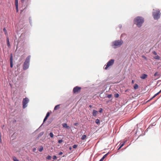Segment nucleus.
Returning <instances> with one entry per match:
<instances>
[{
  "label": "nucleus",
  "instance_id": "obj_29",
  "mask_svg": "<svg viewBox=\"0 0 161 161\" xmlns=\"http://www.w3.org/2000/svg\"><path fill=\"white\" fill-rule=\"evenodd\" d=\"M154 126V125H150L148 128L145 130V132H147L149 129H150L152 126Z\"/></svg>",
  "mask_w": 161,
  "mask_h": 161
},
{
  "label": "nucleus",
  "instance_id": "obj_15",
  "mask_svg": "<svg viewBox=\"0 0 161 161\" xmlns=\"http://www.w3.org/2000/svg\"><path fill=\"white\" fill-rule=\"evenodd\" d=\"M148 76V75L147 74H143L142 75L140 76V78L142 79H145Z\"/></svg>",
  "mask_w": 161,
  "mask_h": 161
},
{
  "label": "nucleus",
  "instance_id": "obj_59",
  "mask_svg": "<svg viewBox=\"0 0 161 161\" xmlns=\"http://www.w3.org/2000/svg\"><path fill=\"white\" fill-rule=\"evenodd\" d=\"M155 125H155H153V124H151V125H154V126Z\"/></svg>",
  "mask_w": 161,
  "mask_h": 161
},
{
  "label": "nucleus",
  "instance_id": "obj_19",
  "mask_svg": "<svg viewBox=\"0 0 161 161\" xmlns=\"http://www.w3.org/2000/svg\"><path fill=\"white\" fill-rule=\"evenodd\" d=\"M109 153H108L105 154L100 159L99 161H103L104 158L108 155L109 154Z\"/></svg>",
  "mask_w": 161,
  "mask_h": 161
},
{
  "label": "nucleus",
  "instance_id": "obj_14",
  "mask_svg": "<svg viewBox=\"0 0 161 161\" xmlns=\"http://www.w3.org/2000/svg\"><path fill=\"white\" fill-rule=\"evenodd\" d=\"M10 61H11V68L13 67V57L12 54L11 53L10 55Z\"/></svg>",
  "mask_w": 161,
  "mask_h": 161
},
{
  "label": "nucleus",
  "instance_id": "obj_45",
  "mask_svg": "<svg viewBox=\"0 0 161 161\" xmlns=\"http://www.w3.org/2000/svg\"><path fill=\"white\" fill-rule=\"evenodd\" d=\"M3 31L4 32L5 34H6L7 32H6V29L5 28H4L3 29Z\"/></svg>",
  "mask_w": 161,
  "mask_h": 161
},
{
  "label": "nucleus",
  "instance_id": "obj_12",
  "mask_svg": "<svg viewBox=\"0 0 161 161\" xmlns=\"http://www.w3.org/2000/svg\"><path fill=\"white\" fill-rule=\"evenodd\" d=\"M44 134V132L42 131L36 137V140H38L39 139V138L41 137Z\"/></svg>",
  "mask_w": 161,
  "mask_h": 161
},
{
  "label": "nucleus",
  "instance_id": "obj_16",
  "mask_svg": "<svg viewBox=\"0 0 161 161\" xmlns=\"http://www.w3.org/2000/svg\"><path fill=\"white\" fill-rule=\"evenodd\" d=\"M107 95V94L104 93L103 94V93L102 92L100 94L99 96L101 98H104L106 97Z\"/></svg>",
  "mask_w": 161,
  "mask_h": 161
},
{
  "label": "nucleus",
  "instance_id": "obj_39",
  "mask_svg": "<svg viewBox=\"0 0 161 161\" xmlns=\"http://www.w3.org/2000/svg\"><path fill=\"white\" fill-rule=\"evenodd\" d=\"M159 94V93L158 92L156 94H155L154 96H153V98H155L156 96Z\"/></svg>",
  "mask_w": 161,
  "mask_h": 161
},
{
  "label": "nucleus",
  "instance_id": "obj_36",
  "mask_svg": "<svg viewBox=\"0 0 161 161\" xmlns=\"http://www.w3.org/2000/svg\"><path fill=\"white\" fill-rule=\"evenodd\" d=\"M7 44L8 46L9 45V38L8 37H7Z\"/></svg>",
  "mask_w": 161,
  "mask_h": 161
},
{
  "label": "nucleus",
  "instance_id": "obj_62",
  "mask_svg": "<svg viewBox=\"0 0 161 161\" xmlns=\"http://www.w3.org/2000/svg\"><path fill=\"white\" fill-rule=\"evenodd\" d=\"M16 120H15V121H14V122H16Z\"/></svg>",
  "mask_w": 161,
  "mask_h": 161
},
{
  "label": "nucleus",
  "instance_id": "obj_42",
  "mask_svg": "<svg viewBox=\"0 0 161 161\" xmlns=\"http://www.w3.org/2000/svg\"><path fill=\"white\" fill-rule=\"evenodd\" d=\"M142 57L143 58H144L146 60H147V58L144 55H142Z\"/></svg>",
  "mask_w": 161,
  "mask_h": 161
},
{
  "label": "nucleus",
  "instance_id": "obj_13",
  "mask_svg": "<svg viewBox=\"0 0 161 161\" xmlns=\"http://www.w3.org/2000/svg\"><path fill=\"white\" fill-rule=\"evenodd\" d=\"M15 6L17 12H18V0H15Z\"/></svg>",
  "mask_w": 161,
  "mask_h": 161
},
{
  "label": "nucleus",
  "instance_id": "obj_32",
  "mask_svg": "<svg viewBox=\"0 0 161 161\" xmlns=\"http://www.w3.org/2000/svg\"><path fill=\"white\" fill-rule=\"evenodd\" d=\"M112 96V94H109L107 95L106 97H107L108 98H111Z\"/></svg>",
  "mask_w": 161,
  "mask_h": 161
},
{
  "label": "nucleus",
  "instance_id": "obj_40",
  "mask_svg": "<svg viewBox=\"0 0 161 161\" xmlns=\"http://www.w3.org/2000/svg\"><path fill=\"white\" fill-rule=\"evenodd\" d=\"M53 158L54 160H56L57 158V157L56 155H53Z\"/></svg>",
  "mask_w": 161,
  "mask_h": 161
},
{
  "label": "nucleus",
  "instance_id": "obj_43",
  "mask_svg": "<svg viewBox=\"0 0 161 161\" xmlns=\"http://www.w3.org/2000/svg\"><path fill=\"white\" fill-rule=\"evenodd\" d=\"M63 153L62 152H60L58 154V155H61L63 154Z\"/></svg>",
  "mask_w": 161,
  "mask_h": 161
},
{
  "label": "nucleus",
  "instance_id": "obj_5",
  "mask_svg": "<svg viewBox=\"0 0 161 161\" xmlns=\"http://www.w3.org/2000/svg\"><path fill=\"white\" fill-rule=\"evenodd\" d=\"M160 11L159 9H157L155 10V12H153V15L155 20L159 19L160 18Z\"/></svg>",
  "mask_w": 161,
  "mask_h": 161
},
{
  "label": "nucleus",
  "instance_id": "obj_23",
  "mask_svg": "<svg viewBox=\"0 0 161 161\" xmlns=\"http://www.w3.org/2000/svg\"><path fill=\"white\" fill-rule=\"evenodd\" d=\"M139 87L138 85L137 84H135L133 86V88L135 90L137 89Z\"/></svg>",
  "mask_w": 161,
  "mask_h": 161
},
{
  "label": "nucleus",
  "instance_id": "obj_50",
  "mask_svg": "<svg viewBox=\"0 0 161 161\" xmlns=\"http://www.w3.org/2000/svg\"><path fill=\"white\" fill-rule=\"evenodd\" d=\"M36 150V148H33V151L34 152H35Z\"/></svg>",
  "mask_w": 161,
  "mask_h": 161
},
{
  "label": "nucleus",
  "instance_id": "obj_38",
  "mask_svg": "<svg viewBox=\"0 0 161 161\" xmlns=\"http://www.w3.org/2000/svg\"><path fill=\"white\" fill-rule=\"evenodd\" d=\"M63 142V140L62 139L59 140L58 141V142L59 144Z\"/></svg>",
  "mask_w": 161,
  "mask_h": 161
},
{
  "label": "nucleus",
  "instance_id": "obj_8",
  "mask_svg": "<svg viewBox=\"0 0 161 161\" xmlns=\"http://www.w3.org/2000/svg\"><path fill=\"white\" fill-rule=\"evenodd\" d=\"M114 60L113 59H110L107 63L106 65V67L104 68L105 70H107L108 68L110 66H112L114 63Z\"/></svg>",
  "mask_w": 161,
  "mask_h": 161
},
{
  "label": "nucleus",
  "instance_id": "obj_55",
  "mask_svg": "<svg viewBox=\"0 0 161 161\" xmlns=\"http://www.w3.org/2000/svg\"><path fill=\"white\" fill-rule=\"evenodd\" d=\"M158 92L159 94L161 92V89Z\"/></svg>",
  "mask_w": 161,
  "mask_h": 161
},
{
  "label": "nucleus",
  "instance_id": "obj_10",
  "mask_svg": "<svg viewBox=\"0 0 161 161\" xmlns=\"http://www.w3.org/2000/svg\"><path fill=\"white\" fill-rule=\"evenodd\" d=\"M23 25H22V26H20V27L19 28L17 27V35H19L20 34V33H19V32L20 31L22 30L23 29ZM19 36V35L18 36Z\"/></svg>",
  "mask_w": 161,
  "mask_h": 161
},
{
  "label": "nucleus",
  "instance_id": "obj_20",
  "mask_svg": "<svg viewBox=\"0 0 161 161\" xmlns=\"http://www.w3.org/2000/svg\"><path fill=\"white\" fill-rule=\"evenodd\" d=\"M125 142H123L122 143H120L119 146L118 147V150H119L121 148V147L123 146L124 145Z\"/></svg>",
  "mask_w": 161,
  "mask_h": 161
},
{
  "label": "nucleus",
  "instance_id": "obj_7",
  "mask_svg": "<svg viewBox=\"0 0 161 161\" xmlns=\"http://www.w3.org/2000/svg\"><path fill=\"white\" fill-rule=\"evenodd\" d=\"M29 100L28 98L25 97L23 99L22 101V108L25 109L27 106V103H29Z\"/></svg>",
  "mask_w": 161,
  "mask_h": 161
},
{
  "label": "nucleus",
  "instance_id": "obj_63",
  "mask_svg": "<svg viewBox=\"0 0 161 161\" xmlns=\"http://www.w3.org/2000/svg\"><path fill=\"white\" fill-rule=\"evenodd\" d=\"M16 120H15V121H14V122H16Z\"/></svg>",
  "mask_w": 161,
  "mask_h": 161
},
{
  "label": "nucleus",
  "instance_id": "obj_52",
  "mask_svg": "<svg viewBox=\"0 0 161 161\" xmlns=\"http://www.w3.org/2000/svg\"><path fill=\"white\" fill-rule=\"evenodd\" d=\"M25 0H21V3H23L24 2Z\"/></svg>",
  "mask_w": 161,
  "mask_h": 161
},
{
  "label": "nucleus",
  "instance_id": "obj_48",
  "mask_svg": "<svg viewBox=\"0 0 161 161\" xmlns=\"http://www.w3.org/2000/svg\"><path fill=\"white\" fill-rule=\"evenodd\" d=\"M29 22H30V21L31 22V21H32L31 17H29Z\"/></svg>",
  "mask_w": 161,
  "mask_h": 161
},
{
  "label": "nucleus",
  "instance_id": "obj_30",
  "mask_svg": "<svg viewBox=\"0 0 161 161\" xmlns=\"http://www.w3.org/2000/svg\"><path fill=\"white\" fill-rule=\"evenodd\" d=\"M80 124L79 123L77 122L74 124V125L76 127H78L79 125Z\"/></svg>",
  "mask_w": 161,
  "mask_h": 161
},
{
  "label": "nucleus",
  "instance_id": "obj_35",
  "mask_svg": "<svg viewBox=\"0 0 161 161\" xmlns=\"http://www.w3.org/2000/svg\"><path fill=\"white\" fill-rule=\"evenodd\" d=\"M103 109L102 108H100L99 110V112L100 113H101L103 111Z\"/></svg>",
  "mask_w": 161,
  "mask_h": 161
},
{
  "label": "nucleus",
  "instance_id": "obj_44",
  "mask_svg": "<svg viewBox=\"0 0 161 161\" xmlns=\"http://www.w3.org/2000/svg\"><path fill=\"white\" fill-rule=\"evenodd\" d=\"M154 98H153V97L151 98L149 100H148L147 102L146 103H147L150 101L152 99H153Z\"/></svg>",
  "mask_w": 161,
  "mask_h": 161
},
{
  "label": "nucleus",
  "instance_id": "obj_57",
  "mask_svg": "<svg viewBox=\"0 0 161 161\" xmlns=\"http://www.w3.org/2000/svg\"><path fill=\"white\" fill-rule=\"evenodd\" d=\"M74 128L75 129H77V128H76V127H74Z\"/></svg>",
  "mask_w": 161,
  "mask_h": 161
},
{
  "label": "nucleus",
  "instance_id": "obj_17",
  "mask_svg": "<svg viewBox=\"0 0 161 161\" xmlns=\"http://www.w3.org/2000/svg\"><path fill=\"white\" fill-rule=\"evenodd\" d=\"M24 8L23 7L20 8L21 14L23 11H24L25 12L26 11L27 9V6H26L25 7V6H24Z\"/></svg>",
  "mask_w": 161,
  "mask_h": 161
},
{
  "label": "nucleus",
  "instance_id": "obj_61",
  "mask_svg": "<svg viewBox=\"0 0 161 161\" xmlns=\"http://www.w3.org/2000/svg\"><path fill=\"white\" fill-rule=\"evenodd\" d=\"M10 86H11V87H12V85H11V84Z\"/></svg>",
  "mask_w": 161,
  "mask_h": 161
},
{
  "label": "nucleus",
  "instance_id": "obj_56",
  "mask_svg": "<svg viewBox=\"0 0 161 161\" xmlns=\"http://www.w3.org/2000/svg\"><path fill=\"white\" fill-rule=\"evenodd\" d=\"M131 82L133 84L134 83V80H132Z\"/></svg>",
  "mask_w": 161,
  "mask_h": 161
},
{
  "label": "nucleus",
  "instance_id": "obj_60",
  "mask_svg": "<svg viewBox=\"0 0 161 161\" xmlns=\"http://www.w3.org/2000/svg\"><path fill=\"white\" fill-rule=\"evenodd\" d=\"M139 130H140L141 131H142V129H140Z\"/></svg>",
  "mask_w": 161,
  "mask_h": 161
},
{
  "label": "nucleus",
  "instance_id": "obj_22",
  "mask_svg": "<svg viewBox=\"0 0 161 161\" xmlns=\"http://www.w3.org/2000/svg\"><path fill=\"white\" fill-rule=\"evenodd\" d=\"M153 58L157 60H159L160 58L159 56L157 54L155 56H153Z\"/></svg>",
  "mask_w": 161,
  "mask_h": 161
},
{
  "label": "nucleus",
  "instance_id": "obj_49",
  "mask_svg": "<svg viewBox=\"0 0 161 161\" xmlns=\"http://www.w3.org/2000/svg\"><path fill=\"white\" fill-rule=\"evenodd\" d=\"M25 57V55H23L21 56V58H23V59H24Z\"/></svg>",
  "mask_w": 161,
  "mask_h": 161
},
{
  "label": "nucleus",
  "instance_id": "obj_64",
  "mask_svg": "<svg viewBox=\"0 0 161 161\" xmlns=\"http://www.w3.org/2000/svg\"><path fill=\"white\" fill-rule=\"evenodd\" d=\"M52 161H54V160H52Z\"/></svg>",
  "mask_w": 161,
  "mask_h": 161
},
{
  "label": "nucleus",
  "instance_id": "obj_54",
  "mask_svg": "<svg viewBox=\"0 0 161 161\" xmlns=\"http://www.w3.org/2000/svg\"><path fill=\"white\" fill-rule=\"evenodd\" d=\"M69 149L70 150H72V147H69Z\"/></svg>",
  "mask_w": 161,
  "mask_h": 161
},
{
  "label": "nucleus",
  "instance_id": "obj_58",
  "mask_svg": "<svg viewBox=\"0 0 161 161\" xmlns=\"http://www.w3.org/2000/svg\"><path fill=\"white\" fill-rule=\"evenodd\" d=\"M92 106V105H89V107H90V108H91Z\"/></svg>",
  "mask_w": 161,
  "mask_h": 161
},
{
  "label": "nucleus",
  "instance_id": "obj_21",
  "mask_svg": "<svg viewBox=\"0 0 161 161\" xmlns=\"http://www.w3.org/2000/svg\"><path fill=\"white\" fill-rule=\"evenodd\" d=\"M61 104H58L55 106L54 108V110H56L60 108V106Z\"/></svg>",
  "mask_w": 161,
  "mask_h": 161
},
{
  "label": "nucleus",
  "instance_id": "obj_31",
  "mask_svg": "<svg viewBox=\"0 0 161 161\" xmlns=\"http://www.w3.org/2000/svg\"><path fill=\"white\" fill-rule=\"evenodd\" d=\"M49 135L50 137H51V138H53L54 136V135H53V132H50L49 133Z\"/></svg>",
  "mask_w": 161,
  "mask_h": 161
},
{
  "label": "nucleus",
  "instance_id": "obj_18",
  "mask_svg": "<svg viewBox=\"0 0 161 161\" xmlns=\"http://www.w3.org/2000/svg\"><path fill=\"white\" fill-rule=\"evenodd\" d=\"M98 113V111L94 109L92 111V115L93 116L96 117Z\"/></svg>",
  "mask_w": 161,
  "mask_h": 161
},
{
  "label": "nucleus",
  "instance_id": "obj_25",
  "mask_svg": "<svg viewBox=\"0 0 161 161\" xmlns=\"http://www.w3.org/2000/svg\"><path fill=\"white\" fill-rule=\"evenodd\" d=\"M159 76V74L158 73V71L156 72L154 75V76L155 77L158 76Z\"/></svg>",
  "mask_w": 161,
  "mask_h": 161
},
{
  "label": "nucleus",
  "instance_id": "obj_2",
  "mask_svg": "<svg viewBox=\"0 0 161 161\" xmlns=\"http://www.w3.org/2000/svg\"><path fill=\"white\" fill-rule=\"evenodd\" d=\"M144 21V19L142 16H137L133 20L134 24L136 25L137 27L139 28L142 26Z\"/></svg>",
  "mask_w": 161,
  "mask_h": 161
},
{
  "label": "nucleus",
  "instance_id": "obj_28",
  "mask_svg": "<svg viewBox=\"0 0 161 161\" xmlns=\"http://www.w3.org/2000/svg\"><path fill=\"white\" fill-rule=\"evenodd\" d=\"M13 159L14 161H20L15 156L13 157Z\"/></svg>",
  "mask_w": 161,
  "mask_h": 161
},
{
  "label": "nucleus",
  "instance_id": "obj_34",
  "mask_svg": "<svg viewBox=\"0 0 161 161\" xmlns=\"http://www.w3.org/2000/svg\"><path fill=\"white\" fill-rule=\"evenodd\" d=\"M51 158V156L50 155H48L46 157V158L48 160H50Z\"/></svg>",
  "mask_w": 161,
  "mask_h": 161
},
{
  "label": "nucleus",
  "instance_id": "obj_11",
  "mask_svg": "<svg viewBox=\"0 0 161 161\" xmlns=\"http://www.w3.org/2000/svg\"><path fill=\"white\" fill-rule=\"evenodd\" d=\"M62 125L63 127L64 128H65L68 130H69L70 129V126H69L66 123H63L62 124Z\"/></svg>",
  "mask_w": 161,
  "mask_h": 161
},
{
  "label": "nucleus",
  "instance_id": "obj_27",
  "mask_svg": "<svg viewBox=\"0 0 161 161\" xmlns=\"http://www.w3.org/2000/svg\"><path fill=\"white\" fill-rule=\"evenodd\" d=\"M43 150V147L42 146H41L38 149V151L40 152H42Z\"/></svg>",
  "mask_w": 161,
  "mask_h": 161
},
{
  "label": "nucleus",
  "instance_id": "obj_47",
  "mask_svg": "<svg viewBox=\"0 0 161 161\" xmlns=\"http://www.w3.org/2000/svg\"><path fill=\"white\" fill-rule=\"evenodd\" d=\"M118 26L120 29H121L122 27V25L121 24H119Z\"/></svg>",
  "mask_w": 161,
  "mask_h": 161
},
{
  "label": "nucleus",
  "instance_id": "obj_6",
  "mask_svg": "<svg viewBox=\"0 0 161 161\" xmlns=\"http://www.w3.org/2000/svg\"><path fill=\"white\" fill-rule=\"evenodd\" d=\"M51 113H52V111H50L48 112L46 114V115L43 119V123L39 127L38 129H37V130H36L34 132H36L37 131H38V130L44 124V123L47 119L48 117L49 116L50 114H51Z\"/></svg>",
  "mask_w": 161,
  "mask_h": 161
},
{
  "label": "nucleus",
  "instance_id": "obj_33",
  "mask_svg": "<svg viewBox=\"0 0 161 161\" xmlns=\"http://www.w3.org/2000/svg\"><path fill=\"white\" fill-rule=\"evenodd\" d=\"M119 96V95L118 93H115L114 95V97L115 98H118Z\"/></svg>",
  "mask_w": 161,
  "mask_h": 161
},
{
  "label": "nucleus",
  "instance_id": "obj_24",
  "mask_svg": "<svg viewBox=\"0 0 161 161\" xmlns=\"http://www.w3.org/2000/svg\"><path fill=\"white\" fill-rule=\"evenodd\" d=\"M100 120L98 119H97L95 120V123L97 124V125H98L100 123Z\"/></svg>",
  "mask_w": 161,
  "mask_h": 161
},
{
  "label": "nucleus",
  "instance_id": "obj_41",
  "mask_svg": "<svg viewBox=\"0 0 161 161\" xmlns=\"http://www.w3.org/2000/svg\"><path fill=\"white\" fill-rule=\"evenodd\" d=\"M152 53H153V54H154L155 55H157V52L154 51H152Z\"/></svg>",
  "mask_w": 161,
  "mask_h": 161
},
{
  "label": "nucleus",
  "instance_id": "obj_3",
  "mask_svg": "<svg viewBox=\"0 0 161 161\" xmlns=\"http://www.w3.org/2000/svg\"><path fill=\"white\" fill-rule=\"evenodd\" d=\"M123 41L121 40H118L113 41L112 43V47L114 48L120 47L123 43Z\"/></svg>",
  "mask_w": 161,
  "mask_h": 161
},
{
  "label": "nucleus",
  "instance_id": "obj_26",
  "mask_svg": "<svg viewBox=\"0 0 161 161\" xmlns=\"http://www.w3.org/2000/svg\"><path fill=\"white\" fill-rule=\"evenodd\" d=\"M86 135H84L81 137V140H85L86 138Z\"/></svg>",
  "mask_w": 161,
  "mask_h": 161
},
{
  "label": "nucleus",
  "instance_id": "obj_51",
  "mask_svg": "<svg viewBox=\"0 0 161 161\" xmlns=\"http://www.w3.org/2000/svg\"><path fill=\"white\" fill-rule=\"evenodd\" d=\"M29 23H30V25H31V26H32V21H31V22L30 21L29 22Z\"/></svg>",
  "mask_w": 161,
  "mask_h": 161
},
{
  "label": "nucleus",
  "instance_id": "obj_37",
  "mask_svg": "<svg viewBox=\"0 0 161 161\" xmlns=\"http://www.w3.org/2000/svg\"><path fill=\"white\" fill-rule=\"evenodd\" d=\"M78 147V145L76 144H74L73 146V147L74 149H76Z\"/></svg>",
  "mask_w": 161,
  "mask_h": 161
},
{
  "label": "nucleus",
  "instance_id": "obj_9",
  "mask_svg": "<svg viewBox=\"0 0 161 161\" xmlns=\"http://www.w3.org/2000/svg\"><path fill=\"white\" fill-rule=\"evenodd\" d=\"M81 88L78 86L75 87L73 90V92L74 93L76 94L80 92L81 91Z\"/></svg>",
  "mask_w": 161,
  "mask_h": 161
},
{
  "label": "nucleus",
  "instance_id": "obj_1",
  "mask_svg": "<svg viewBox=\"0 0 161 161\" xmlns=\"http://www.w3.org/2000/svg\"><path fill=\"white\" fill-rule=\"evenodd\" d=\"M25 34L22 33L20 36L19 37L18 41L17 39L14 40V47H16V49L18 48L19 46L22 47L24 45L25 40L24 39V36Z\"/></svg>",
  "mask_w": 161,
  "mask_h": 161
},
{
  "label": "nucleus",
  "instance_id": "obj_53",
  "mask_svg": "<svg viewBox=\"0 0 161 161\" xmlns=\"http://www.w3.org/2000/svg\"><path fill=\"white\" fill-rule=\"evenodd\" d=\"M128 90H129V89H127L125 91V92H127L128 91Z\"/></svg>",
  "mask_w": 161,
  "mask_h": 161
},
{
  "label": "nucleus",
  "instance_id": "obj_46",
  "mask_svg": "<svg viewBox=\"0 0 161 161\" xmlns=\"http://www.w3.org/2000/svg\"><path fill=\"white\" fill-rule=\"evenodd\" d=\"M138 130H139V129H137L136 130V133H136V134L137 135H138V134H137V132H138Z\"/></svg>",
  "mask_w": 161,
  "mask_h": 161
},
{
  "label": "nucleus",
  "instance_id": "obj_4",
  "mask_svg": "<svg viewBox=\"0 0 161 161\" xmlns=\"http://www.w3.org/2000/svg\"><path fill=\"white\" fill-rule=\"evenodd\" d=\"M31 58V56L30 55L25 58L23 66V69L24 70H26L29 68Z\"/></svg>",
  "mask_w": 161,
  "mask_h": 161
}]
</instances>
